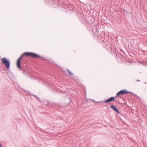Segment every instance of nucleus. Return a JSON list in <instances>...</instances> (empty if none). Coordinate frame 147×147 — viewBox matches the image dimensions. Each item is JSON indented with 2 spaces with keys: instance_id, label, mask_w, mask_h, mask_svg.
Returning a JSON list of instances; mask_svg holds the SVG:
<instances>
[{
  "instance_id": "obj_12",
  "label": "nucleus",
  "mask_w": 147,
  "mask_h": 147,
  "mask_svg": "<svg viewBox=\"0 0 147 147\" xmlns=\"http://www.w3.org/2000/svg\"><path fill=\"white\" fill-rule=\"evenodd\" d=\"M0 147H1V144L0 143Z\"/></svg>"
},
{
  "instance_id": "obj_3",
  "label": "nucleus",
  "mask_w": 147,
  "mask_h": 147,
  "mask_svg": "<svg viewBox=\"0 0 147 147\" xmlns=\"http://www.w3.org/2000/svg\"><path fill=\"white\" fill-rule=\"evenodd\" d=\"M25 56V55H24L23 53L17 60L16 65L20 69H22V67L20 65L21 61L22 59Z\"/></svg>"
},
{
  "instance_id": "obj_10",
  "label": "nucleus",
  "mask_w": 147,
  "mask_h": 147,
  "mask_svg": "<svg viewBox=\"0 0 147 147\" xmlns=\"http://www.w3.org/2000/svg\"><path fill=\"white\" fill-rule=\"evenodd\" d=\"M140 63L144 65L146 64V63L144 62H140Z\"/></svg>"
},
{
  "instance_id": "obj_1",
  "label": "nucleus",
  "mask_w": 147,
  "mask_h": 147,
  "mask_svg": "<svg viewBox=\"0 0 147 147\" xmlns=\"http://www.w3.org/2000/svg\"><path fill=\"white\" fill-rule=\"evenodd\" d=\"M24 55L26 56H30L33 58H42L39 55L35 53L32 52H25L24 53Z\"/></svg>"
},
{
  "instance_id": "obj_6",
  "label": "nucleus",
  "mask_w": 147,
  "mask_h": 147,
  "mask_svg": "<svg viewBox=\"0 0 147 147\" xmlns=\"http://www.w3.org/2000/svg\"><path fill=\"white\" fill-rule=\"evenodd\" d=\"M110 107L114 111H115L118 114L120 113L119 111L118 110L116 107L114 105H111Z\"/></svg>"
},
{
  "instance_id": "obj_9",
  "label": "nucleus",
  "mask_w": 147,
  "mask_h": 147,
  "mask_svg": "<svg viewBox=\"0 0 147 147\" xmlns=\"http://www.w3.org/2000/svg\"><path fill=\"white\" fill-rule=\"evenodd\" d=\"M94 102L95 103H103L104 102V101H100V102H96L94 101Z\"/></svg>"
},
{
  "instance_id": "obj_7",
  "label": "nucleus",
  "mask_w": 147,
  "mask_h": 147,
  "mask_svg": "<svg viewBox=\"0 0 147 147\" xmlns=\"http://www.w3.org/2000/svg\"><path fill=\"white\" fill-rule=\"evenodd\" d=\"M22 69H21V70L23 71V72L24 74V75H26L27 76H28L29 75L27 71H26L24 69L22 68Z\"/></svg>"
},
{
  "instance_id": "obj_5",
  "label": "nucleus",
  "mask_w": 147,
  "mask_h": 147,
  "mask_svg": "<svg viewBox=\"0 0 147 147\" xmlns=\"http://www.w3.org/2000/svg\"><path fill=\"white\" fill-rule=\"evenodd\" d=\"M115 100V98L114 96H112L111 97L107 99L104 101V102L105 103H108L110 102H111Z\"/></svg>"
},
{
  "instance_id": "obj_8",
  "label": "nucleus",
  "mask_w": 147,
  "mask_h": 147,
  "mask_svg": "<svg viewBox=\"0 0 147 147\" xmlns=\"http://www.w3.org/2000/svg\"><path fill=\"white\" fill-rule=\"evenodd\" d=\"M67 71L68 72V74L69 75H73V74L68 69H66Z\"/></svg>"
},
{
  "instance_id": "obj_2",
  "label": "nucleus",
  "mask_w": 147,
  "mask_h": 147,
  "mask_svg": "<svg viewBox=\"0 0 147 147\" xmlns=\"http://www.w3.org/2000/svg\"><path fill=\"white\" fill-rule=\"evenodd\" d=\"M1 62L5 66L6 68L7 69H8L9 68L10 62L8 59L4 57L2 59Z\"/></svg>"
},
{
  "instance_id": "obj_4",
  "label": "nucleus",
  "mask_w": 147,
  "mask_h": 147,
  "mask_svg": "<svg viewBox=\"0 0 147 147\" xmlns=\"http://www.w3.org/2000/svg\"><path fill=\"white\" fill-rule=\"evenodd\" d=\"M130 93L131 94H132V93L128 91L126 89H123L120 91L119 92H117L116 94V96H118L120 95L121 94H124L127 93Z\"/></svg>"
},
{
  "instance_id": "obj_11",
  "label": "nucleus",
  "mask_w": 147,
  "mask_h": 147,
  "mask_svg": "<svg viewBox=\"0 0 147 147\" xmlns=\"http://www.w3.org/2000/svg\"><path fill=\"white\" fill-rule=\"evenodd\" d=\"M140 82V80H136V82Z\"/></svg>"
}]
</instances>
